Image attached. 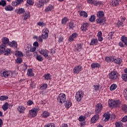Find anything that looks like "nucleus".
I'll return each mask as SVG.
<instances>
[{"mask_svg":"<svg viewBox=\"0 0 127 127\" xmlns=\"http://www.w3.org/2000/svg\"><path fill=\"white\" fill-rule=\"evenodd\" d=\"M109 107L111 109L120 108L121 107V101L119 100L109 99Z\"/></svg>","mask_w":127,"mask_h":127,"instance_id":"nucleus-1","label":"nucleus"},{"mask_svg":"<svg viewBox=\"0 0 127 127\" xmlns=\"http://www.w3.org/2000/svg\"><path fill=\"white\" fill-rule=\"evenodd\" d=\"M1 42L2 43V45L6 46V44H8V46H10V47H14L15 44H16L15 41H12V42H9V39L5 37L1 39Z\"/></svg>","mask_w":127,"mask_h":127,"instance_id":"nucleus-2","label":"nucleus"},{"mask_svg":"<svg viewBox=\"0 0 127 127\" xmlns=\"http://www.w3.org/2000/svg\"><path fill=\"white\" fill-rule=\"evenodd\" d=\"M119 73L116 70H113L109 73V78L111 81H117L119 80Z\"/></svg>","mask_w":127,"mask_h":127,"instance_id":"nucleus-3","label":"nucleus"},{"mask_svg":"<svg viewBox=\"0 0 127 127\" xmlns=\"http://www.w3.org/2000/svg\"><path fill=\"white\" fill-rule=\"evenodd\" d=\"M66 99H67L66 94L63 93L59 94L57 98L58 103H59V104H64V103L66 102Z\"/></svg>","mask_w":127,"mask_h":127,"instance_id":"nucleus-4","label":"nucleus"},{"mask_svg":"<svg viewBox=\"0 0 127 127\" xmlns=\"http://www.w3.org/2000/svg\"><path fill=\"white\" fill-rule=\"evenodd\" d=\"M84 97V91L78 90L75 94V99L77 102H81L82 98Z\"/></svg>","mask_w":127,"mask_h":127,"instance_id":"nucleus-5","label":"nucleus"},{"mask_svg":"<svg viewBox=\"0 0 127 127\" xmlns=\"http://www.w3.org/2000/svg\"><path fill=\"white\" fill-rule=\"evenodd\" d=\"M39 52L40 54L43 55L45 58H47V59L49 58L50 56L48 55L49 54V51L46 50V49H41L39 50Z\"/></svg>","mask_w":127,"mask_h":127,"instance_id":"nucleus-6","label":"nucleus"},{"mask_svg":"<svg viewBox=\"0 0 127 127\" xmlns=\"http://www.w3.org/2000/svg\"><path fill=\"white\" fill-rule=\"evenodd\" d=\"M38 110L37 108H32L31 110L29 111L28 116L30 118H35L37 116V112Z\"/></svg>","mask_w":127,"mask_h":127,"instance_id":"nucleus-7","label":"nucleus"},{"mask_svg":"<svg viewBox=\"0 0 127 127\" xmlns=\"http://www.w3.org/2000/svg\"><path fill=\"white\" fill-rule=\"evenodd\" d=\"M103 108V105H102V103H97L95 106V114L96 115H99L100 113H102Z\"/></svg>","mask_w":127,"mask_h":127,"instance_id":"nucleus-8","label":"nucleus"},{"mask_svg":"<svg viewBox=\"0 0 127 127\" xmlns=\"http://www.w3.org/2000/svg\"><path fill=\"white\" fill-rule=\"evenodd\" d=\"M49 34V29L46 28L42 31V37L43 39H47Z\"/></svg>","mask_w":127,"mask_h":127,"instance_id":"nucleus-9","label":"nucleus"},{"mask_svg":"<svg viewBox=\"0 0 127 127\" xmlns=\"http://www.w3.org/2000/svg\"><path fill=\"white\" fill-rule=\"evenodd\" d=\"M83 70V66L81 65H76L73 69L74 74H79V72H81Z\"/></svg>","mask_w":127,"mask_h":127,"instance_id":"nucleus-10","label":"nucleus"},{"mask_svg":"<svg viewBox=\"0 0 127 127\" xmlns=\"http://www.w3.org/2000/svg\"><path fill=\"white\" fill-rule=\"evenodd\" d=\"M78 37V33L74 32L69 36L68 38L69 42H73Z\"/></svg>","mask_w":127,"mask_h":127,"instance_id":"nucleus-11","label":"nucleus"},{"mask_svg":"<svg viewBox=\"0 0 127 127\" xmlns=\"http://www.w3.org/2000/svg\"><path fill=\"white\" fill-rule=\"evenodd\" d=\"M110 118H111V114H110L109 112L105 113L102 118V122H104V123H106V122H108L109 120H110Z\"/></svg>","mask_w":127,"mask_h":127,"instance_id":"nucleus-12","label":"nucleus"},{"mask_svg":"<svg viewBox=\"0 0 127 127\" xmlns=\"http://www.w3.org/2000/svg\"><path fill=\"white\" fill-rule=\"evenodd\" d=\"M100 119V115L99 114H96L92 117L91 119V124H96Z\"/></svg>","mask_w":127,"mask_h":127,"instance_id":"nucleus-13","label":"nucleus"},{"mask_svg":"<svg viewBox=\"0 0 127 127\" xmlns=\"http://www.w3.org/2000/svg\"><path fill=\"white\" fill-rule=\"evenodd\" d=\"M35 5L38 8H41L44 7V0H40L35 3Z\"/></svg>","mask_w":127,"mask_h":127,"instance_id":"nucleus-14","label":"nucleus"},{"mask_svg":"<svg viewBox=\"0 0 127 127\" xmlns=\"http://www.w3.org/2000/svg\"><path fill=\"white\" fill-rule=\"evenodd\" d=\"M88 27H89V24L88 23H83L81 24L80 29L83 32H86L88 30Z\"/></svg>","mask_w":127,"mask_h":127,"instance_id":"nucleus-15","label":"nucleus"},{"mask_svg":"<svg viewBox=\"0 0 127 127\" xmlns=\"http://www.w3.org/2000/svg\"><path fill=\"white\" fill-rule=\"evenodd\" d=\"M10 71H4L0 72V76L4 77V78H8L10 76Z\"/></svg>","mask_w":127,"mask_h":127,"instance_id":"nucleus-16","label":"nucleus"},{"mask_svg":"<svg viewBox=\"0 0 127 127\" xmlns=\"http://www.w3.org/2000/svg\"><path fill=\"white\" fill-rule=\"evenodd\" d=\"M113 62L115 63V64H118V65H122V63H123V58H118L117 59H113Z\"/></svg>","mask_w":127,"mask_h":127,"instance_id":"nucleus-17","label":"nucleus"},{"mask_svg":"<svg viewBox=\"0 0 127 127\" xmlns=\"http://www.w3.org/2000/svg\"><path fill=\"white\" fill-rule=\"evenodd\" d=\"M54 8H55L54 5L49 4L45 9V12H48L49 11H52V10H53Z\"/></svg>","mask_w":127,"mask_h":127,"instance_id":"nucleus-18","label":"nucleus"},{"mask_svg":"<svg viewBox=\"0 0 127 127\" xmlns=\"http://www.w3.org/2000/svg\"><path fill=\"white\" fill-rule=\"evenodd\" d=\"M122 0H112L110 2V5H113V6H117L118 4H120V2Z\"/></svg>","mask_w":127,"mask_h":127,"instance_id":"nucleus-19","label":"nucleus"},{"mask_svg":"<svg viewBox=\"0 0 127 127\" xmlns=\"http://www.w3.org/2000/svg\"><path fill=\"white\" fill-rule=\"evenodd\" d=\"M41 116L43 119H46L50 116V113L47 111H45L43 112Z\"/></svg>","mask_w":127,"mask_h":127,"instance_id":"nucleus-20","label":"nucleus"},{"mask_svg":"<svg viewBox=\"0 0 127 127\" xmlns=\"http://www.w3.org/2000/svg\"><path fill=\"white\" fill-rule=\"evenodd\" d=\"M105 22L106 18H105L98 17V18L96 19V23L97 24H101V23H104V22Z\"/></svg>","mask_w":127,"mask_h":127,"instance_id":"nucleus-21","label":"nucleus"},{"mask_svg":"<svg viewBox=\"0 0 127 127\" xmlns=\"http://www.w3.org/2000/svg\"><path fill=\"white\" fill-rule=\"evenodd\" d=\"M23 17L24 20H26V19H28L30 17V13L28 11H27L23 13Z\"/></svg>","mask_w":127,"mask_h":127,"instance_id":"nucleus-22","label":"nucleus"},{"mask_svg":"<svg viewBox=\"0 0 127 127\" xmlns=\"http://www.w3.org/2000/svg\"><path fill=\"white\" fill-rule=\"evenodd\" d=\"M64 106L66 109H70L72 107V102L70 100H67L64 103Z\"/></svg>","mask_w":127,"mask_h":127,"instance_id":"nucleus-23","label":"nucleus"},{"mask_svg":"<svg viewBox=\"0 0 127 127\" xmlns=\"http://www.w3.org/2000/svg\"><path fill=\"white\" fill-rule=\"evenodd\" d=\"M98 41L97 39H96V38L92 39L91 40L90 45L91 46L97 45L98 43Z\"/></svg>","mask_w":127,"mask_h":127,"instance_id":"nucleus-24","label":"nucleus"},{"mask_svg":"<svg viewBox=\"0 0 127 127\" xmlns=\"http://www.w3.org/2000/svg\"><path fill=\"white\" fill-rule=\"evenodd\" d=\"M91 66L92 69H96V68H101V64L99 63H92Z\"/></svg>","mask_w":127,"mask_h":127,"instance_id":"nucleus-25","label":"nucleus"},{"mask_svg":"<svg viewBox=\"0 0 127 127\" xmlns=\"http://www.w3.org/2000/svg\"><path fill=\"white\" fill-rule=\"evenodd\" d=\"M5 48H6V46H4L2 44L0 45V54H3V53H4Z\"/></svg>","mask_w":127,"mask_h":127,"instance_id":"nucleus-26","label":"nucleus"},{"mask_svg":"<svg viewBox=\"0 0 127 127\" xmlns=\"http://www.w3.org/2000/svg\"><path fill=\"white\" fill-rule=\"evenodd\" d=\"M121 40L126 46H127V37L126 35H123L121 37Z\"/></svg>","mask_w":127,"mask_h":127,"instance_id":"nucleus-27","label":"nucleus"},{"mask_svg":"<svg viewBox=\"0 0 127 127\" xmlns=\"http://www.w3.org/2000/svg\"><path fill=\"white\" fill-rule=\"evenodd\" d=\"M105 59V61L108 63H110V62H114V57L112 56L106 57Z\"/></svg>","mask_w":127,"mask_h":127,"instance_id":"nucleus-28","label":"nucleus"},{"mask_svg":"<svg viewBox=\"0 0 127 127\" xmlns=\"http://www.w3.org/2000/svg\"><path fill=\"white\" fill-rule=\"evenodd\" d=\"M79 15L83 17H84L85 18H87V17H88V13H87L85 11H80L79 13Z\"/></svg>","mask_w":127,"mask_h":127,"instance_id":"nucleus-29","label":"nucleus"},{"mask_svg":"<svg viewBox=\"0 0 127 127\" xmlns=\"http://www.w3.org/2000/svg\"><path fill=\"white\" fill-rule=\"evenodd\" d=\"M17 110L20 113H24V111H25V107H23L22 106H20L17 108Z\"/></svg>","mask_w":127,"mask_h":127,"instance_id":"nucleus-30","label":"nucleus"},{"mask_svg":"<svg viewBox=\"0 0 127 127\" xmlns=\"http://www.w3.org/2000/svg\"><path fill=\"white\" fill-rule=\"evenodd\" d=\"M82 46L83 45L81 44H77V47L75 48L76 51H77V52H80V51L83 49V47H82Z\"/></svg>","mask_w":127,"mask_h":127,"instance_id":"nucleus-31","label":"nucleus"},{"mask_svg":"<svg viewBox=\"0 0 127 127\" xmlns=\"http://www.w3.org/2000/svg\"><path fill=\"white\" fill-rule=\"evenodd\" d=\"M4 9L6 11H11L13 10V7L11 6L10 5H8L5 6Z\"/></svg>","mask_w":127,"mask_h":127,"instance_id":"nucleus-32","label":"nucleus"},{"mask_svg":"<svg viewBox=\"0 0 127 127\" xmlns=\"http://www.w3.org/2000/svg\"><path fill=\"white\" fill-rule=\"evenodd\" d=\"M97 17L103 18L105 16V13L103 11H99L97 14Z\"/></svg>","mask_w":127,"mask_h":127,"instance_id":"nucleus-33","label":"nucleus"},{"mask_svg":"<svg viewBox=\"0 0 127 127\" xmlns=\"http://www.w3.org/2000/svg\"><path fill=\"white\" fill-rule=\"evenodd\" d=\"M27 74L28 76H30V77H33V76H34V73L33 72L32 69H28L27 70Z\"/></svg>","mask_w":127,"mask_h":127,"instance_id":"nucleus-34","label":"nucleus"},{"mask_svg":"<svg viewBox=\"0 0 127 127\" xmlns=\"http://www.w3.org/2000/svg\"><path fill=\"white\" fill-rule=\"evenodd\" d=\"M36 59L39 62H42L44 60V58L42 57V56L41 55H38L36 57Z\"/></svg>","mask_w":127,"mask_h":127,"instance_id":"nucleus-35","label":"nucleus"},{"mask_svg":"<svg viewBox=\"0 0 127 127\" xmlns=\"http://www.w3.org/2000/svg\"><path fill=\"white\" fill-rule=\"evenodd\" d=\"M122 110L123 112L127 114V104H123L122 106Z\"/></svg>","mask_w":127,"mask_h":127,"instance_id":"nucleus-36","label":"nucleus"},{"mask_svg":"<svg viewBox=\"0 0 127 127\" xmlns=\"http://www.w3.org/2000/svg\"><path fill=\"white\" fill-rule=\"evenodd\" d=\"M2 108L4 111H7L8 109V103L7 102H5V104L2 106Z\"/></svg>","mask_w":127,"mask_h":127,"instance_id":"nucleus-37","label":"nucleus"},{"mask_svg":"<svg viewBox=\"0 0 127 127\" xmlns=\"http://www.w3.org/2000/svg\"><path fill=\"white\" fill-rule=\"evenodd\" d=\"M48 87V85L47 83H43L41 85L40 89L41 90H46Z\"/></svg>","mask_w":127,"mask_h":127,"instance_id":"nucleus-38","label":"nucleus"},{"mask_svg":"<svg viewBox=\"0 0 127 127\" xmlns=\"http://www.w3.org/2000/svg\"><path fill=\"white\" fill-rule=\"evenodd\" d=\"M68 26L69 27V29H73V28L75 27V24H74V22L72 21H70L69 22Z\"/></svg>","mask_w":127,"mask_h":127,"instance_id":"nucleus-39","label":"nucleus"},{"mask_svg":"<svg viewBox=\"0 0 127 127\" xmlns=\"http://www.w3.org/2000/svg\"><path fill=\"white\" fill-rule=\"evenodd\" d=\"M16 56L18 58H21L23 57V53L21 52V51H16Z\"/></svg>","mask_w":127,"mask_h":127,"instance_id":"nucleus-40","label":"nucleus"},{"mask_svg":"<svg viewBox=\"0 0 127 127\" xmlns=\"http://www.w3.org/2000/svg\"><path fill=\"white\" fill-rule=\"evenodd\" d=\"M117 88H118V85H117V84H113L110 86V91H115Z\"/></svg>","mask_w":127,"mask_h":127,"instance_id":"nucleus-41","label":"nucleus"},{"mask_svg":"<svg viewBox=\"0 0 127 127\" xmlns=\"http://www.w3.org/2000/svg\"><path fill=\"white\" fill-rule=\"evenodd\" d=\"M44 77L45 80H51V75H50V73L45 74Z\"/></svg>","mask_w":127,"mask_h":127,"instance_id":"nucleus-42","label":"nucleus"},{"mask_svg":"<svg viewBox=\"0 0 127 127\" xmlns=\"http://www.w3.org/2000/svg\"><path fill=\"white\" fill-rule=\"evenodd\" d=\"M0 5L4 7V6H6V1L4 0H1L0 1Z\"/></svg>","mask_w":127,"mask_h":127,"instance_id":"nucleus-43","label":"nucleus"},{"mask_svg":"<svg viewBox=\"0 0 127 127\" xmlns=\"http://www.w3.org/2000/svg\"><path fill=\"white\" fill-rule=\"evenodd\" d=\"M95 20H96V16H95V15H92L91 17L89 18V21L90 22H94Z\"/></svg>","mask_w":127,"mask_h":127,"instance_id":"nucleus-44","label":"nucleus"},{"mask_svg":"<svg viewBox=\"0 0 127 127\" xmlns=\"http://www.w3.org/2000/svg\"><path fill=\"white\" fill-rule=\"evenodd\" d=\"M124 23L120 20H119L118 22L117 23V27L120 28L122 26V27H124Z\"/></svg>","mask_w":127,"mask_h":127,"instance_id":"nucleus-45","label":"nucleus"},{"mask_svg":"<svg viewBox=\"0 0 127 127\" xmlns=\"http://www.w3.org/2000/svg\"><path fill=\"white\" fill-rule=\"evenodd\" d=\"M24 12H25V9L23 8H20L17 11V13H18V14H21L24 13Z\"/></svg>","mask_w":127,"mask_h":127,"instance_id":"nucleus-46","label":"nucleus"},{"mask_svg":"<svg viewBox=\"0 0 127 127\" xmlns=\"http://www.w3.org/2000/svg\"><path fill=\"white\" fill-rule=\"evenodd\" d=\"M5 100H8V96L5 95L0 96V101H5Z\"/></svg>","mask_w":127,"mask_h":127,"instance_id":"nucleus-47","label":"nucleus"},{"mask_svg":"<svg viewBox=\"0 0 127 127\" xmlns=\"http://www.w3.org/2000/svg\"><path fill=\"white\" fill-rule=\"evenodd\" d=\"M67 22H68V18H67V17H64L62 19V24H64V25H65V24H66V23H67Z\"/></svg>","mask_w":127,"mask_h":127,"instance_id":"nucleus-48","label":"nucleus"},{"mask_svg":"<svg viewBox=\"0 0 127 127\" xmlns=\"http://www.w3.org/2000/svg\"><path fill=\"white\" fill-rule=\"evenodd\" d=\"M26 3L28 5H33L34 4V1L32 0H27Z\"/></svg>","mask_w":127,"mask_h":127,"instance_id":"nucleus-49","label":"nucleus"},{"mask_svg":"<svg viewBox=\"0 0 127 127\" xmlns=\"http://www.w3.org/2000/svg\"><path fill=\"white\" fill-rule=\"evenodd\" d=\"M16 63L17 64H21V63H22V58L17 57Z\"/></svg>","mask_w":127,"mask_h":127,"instance_id":"nucleus-50","label":"nucleus"},{"mask_svg":"<svg viewBox=\"0 0 127 127\" xmlns=\"http://www.w3.org/2000/svg\"><path fill=\"white\" fill-rule=\"evenodd\" d=\"M102 4V1H98V0H94V5L98 6V5H101Z\"/></svg>","mask_w":127,"mask_h":127,"instance_id":"nucleus-51","label":"nucleus"},{"mask_svg":"<svg viewBox=\"0 0 127 127\" xmlns=\"http://www.w3.org/2000/svg\"><path fill=\"white\" fill-rule=\"evenodd\" d=\"M38 25H39V26H41V27H43V26H46V24L43 22H39L37 23Z\"/></svg>","mask_w":127,"mask_h":127,"instance_id":"nucleus-52","label":"nucleus"},{"mask_svg":"<svg viewBox=\"0 0 127 127\" xmlns=\"http://www.w3.org/2000/svg\"><path fill=\"white\" fill-rule=\"evenodd\" d=\"M86 120V117L83 116H80L78 118V121L79 122H84Z\"/></svg>","mask_w":127,"mask_h":127,"instance_id":"nucleus-53","label":"nucleus"},{"mask_svg":"<svg viewBox=\"0 0 127 127\" xmlns=\"http://www.w3.org/2000/svg\"><path fill=\"white\" fill-rule=\"evenodd\" d=\"M115 126L116 127H123V123L117 122L115 123Z\"/></svg>","mask_w":127,"mask_h":127,"instance_id":"nucleus-54","label":"nucleus"},{"mask_svg":"<svg viewBox=\"0 0 127 127\" xmlns=\"http://www.w3.org/2000/svg\"><path fill=\"white\" fill-rule=\"evenodd\" d=\"M122 78L125 82H127V74H123L122 76Z\"/></svg>","mask_w":127,"mask_h":127,"instance_id":"nucleus-55","label":"nucleus"},{"mask_svg":"<svg viewBox=\"0 0 127 127\" xmlns=\"http://www.w3.org/2000/svg\"><path fill=\"white\" fill-rule=\"evenodd\" d=\"M4 53V55H9L10 54V49H6V50H5Z\"/></svg>","mask_w":127,"mask_h":127,"instance_id":"nucleus-56","label":"nucleus"},{"mask_svg":"<svg viewBox=\"0 0 127 127\" xmlns=\"http://www.w3.org/2000/svg\"><path fill=\"white\" fill-rule=\"evenodd\" d=\"M45 127H56L54 123H50L45 126Z\"/></svg>","mask_w":127,"mask_h":127,"instance_id":"nucleus-57","label":"nucleus"},{"mask_svg":"<svg viewBox=\"0 0 127 127\" xmlns=\"http://www.w3.org/2000/svg\"><path fill=\"white\" fill-rule=\"evenodd\" d=\"M99 88H100V85H93V89L94 90L96 91V92H97V91L99 90Z\"/></svg>","mask_w":127,"mask_h":127,"instance_id":"nucleus-58","label":"nucleus"},{"mask_svg":"<svg viewBox=\"0 0 127 127\" xmlns=\"http://www.w3.org/2000/svg\"><path fill=\"white\" fill-rule=\"evenodd\" d=\"M123 94L127 101V88L124 89Z\"/></svg>","mask_w":127,"mask_h":127,"instance_id":"nucleus-59","label":"nucleus"},{"mask_svg":"<svg viewBox=\"0 0 127 127\" xmlns=\"http://www.w3.org/2000/svg\"><path fill=\"white\" fill-rule=\"evenodd\" d=\"M24 1L23 0H17L16 1V5H19L20 3H22Z\"/></svg>","mask_w":127,"mask_h":127,"instance_id":"nucleus-60","label":"nucleus"},{"mask_svg":"<svg viewBox=\"0 0 127 127\" xmlns=\"http://www.w3.org/2000/svg\"><path fill=\"white\" fill-rule=\"evenodd\" d=\"M27 106H31V105H33V101H32L31 100H29L27 102Z\"/></svg>","mask_w":127,"mask_h":127,"instance_id":"nucleus-61","label":"nucleus"},{"mask_svg":"<svg viewBox=\"0 0 127 127\" xmlns=\"http://www.w3.org/2000/svg\"><path fill=\"white\" fill-rule=\"evenodd\" d=\"M64 40V38L63 36H60L59 38V43L62 42V41H63V40Z\"/></svg>","mask_w":127,"mask_h":127,"instance_id":"nucleus-62","label":"nucleus"},{"mask_svg":"<svg viewBox=\"0 0 127 127\" xmlns=\"http://www.w3.org/2000/svg\"><path fill=\"white\" fill-rule=\"evenodd\" d=\"M119 46H120V47H122V48L125 47V45H124V43H123V42H119Z\"/></svg>","mask_w":127,"mask_h":127,"instance_id":"nucleus-63","label":"nucleus"},{"mask_svg":"<svg viewBox=\"0 0 127 127\" xmlns=\"http://www.w3.org/2000/svg\"><path fill=\"white\" fill-rule=\"evenodd\" d=\"M36 50V47H34L30 49V52H34Z\"/></svg>","mask_w":127,"mask_h":127,"instance_id":"nucleus-64","label":"nucleus"}]
</instances>
